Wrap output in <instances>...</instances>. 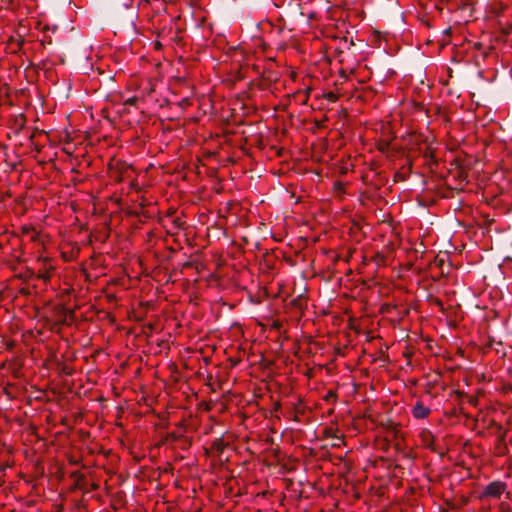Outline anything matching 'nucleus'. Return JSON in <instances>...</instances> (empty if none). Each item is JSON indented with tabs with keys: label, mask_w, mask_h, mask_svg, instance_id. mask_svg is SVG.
I'll return each mask as SVG.
<instances>
[{
	"label": "nucleus",
	"mask_w": 512,
	"mask_h": 512,
	"mask_svg": "<svg viewBox=\"0 0 512 512\" xmlns=\"http://www.w3.org/2000/svg\"><path fill=\"white\" fill-rule=\"evenodd\" d=\"M507 484L502 481H493L489 483L480 495L481 499L486 498H500V496L506 491Z\"/></svg>",
	"instance_id": "obj_1"
},
{
	"label": "nucleus",
	"mask_w": 512,
	"mask_h": 512,
	"mask_svg": "<svg viewBox=\"0 0 512 512\" xmlns=\"http://www.w3.org/2000/svg\"><path fill=\"white\" fill-rule=\"evenodd\" d=\"M429 414V410L425 409L422 405L417 404L414 408V416H427Z\"/></svg>",
	"instance_id": "obj_2"
},
{
	"label": "nucleus",
	"mask_w": 512,
	"mask_h": 512,
	"mask_svg": "<svg viewBox=\"0 0 512 512\" xmlns=\"http://www.w3.org/2000/svg\"><path fill=\"white\" fill-rule=\"evenodd\" d=\"M125 103L128 105H134L136 103V98L135 97L129 98L125 101Z\"/></svg>",
	"instance_id": "obj_4"
},
{
	"label": "nucleus",
	"mask_w": 512,
	"mask_h": 512,
	"mask_svg": "<svg viewBox=\"0 0 512 512\" xmlns=\"http://www.w3.org/2000/svg\"><path fill=\"white\" fill-rule=\"evenodd\" d=\"M325 98L330 102H336L338 100V96L333 92L327 93Z\"/></svg>",
	"instance_id": "obj_3"
}]
</instances>
